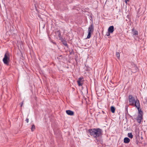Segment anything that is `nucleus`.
<instances>
[{
  "label": "nucleus",
  "mask_w": 147,
  "mask_h": 147,
  "mask_svg": "<svg viewBox=\"0 0 147 147\" xmlns=\"http://www.w3.org/2000/svg\"><path fill=\"white\" fill-rule=\"evenodd\" d=\"M56 36H58V37H60L61 36V32L59 30L55 32Z\"/></svg>",
  "instance_id": "nucleus-13"
},
{
  "label": "nucleus",
  "mask_w": 147,
  "mask_h": 147,
  "mask_svg": "<svg viewBox=\"0 0 147 147\" xmlns=\"http://www.w3.org/2000/svg\"><path fill=\"white\" fill-rule=\"evenodd\" d=\"M91 136H93L95 139V141L98 142H102V135L103 131L102 129L99 128L90 129L88 131Z\"/></svg>",
  "instance_id": "nucleus-1"
},
{
  "label": "nucleus",
  "mask_w": 147,
  "mask_h": 147,
  "mask_svg": "<svg viewBox=\"0 0 147 147\" xmlns=\"http://www.w3.org/2000/svg\"><path fill=\"white\" fill-rule=\"evenodd\" d=\"M49 40H50V41L51 42H52L53 44H55V45H57L56 43L55 42H54L53 41V40L51 39V37H49Z\"/></svg>",
  "instance_id": "nucleus-18"
},
{
  "label": "nucleus",
  "mask_w": 147,
  "mask_h": 147,
  "mask_svg": "<svg viewBox=\"0 0 147 147\" xmlns=\"http://www.w3.org/2000/svg\"><path fill=\"white\" fill-rule=\"evenodd\" d=\"M83 77H82L79 78L78 80H80V81L83 82L84 81V80H83Z\"/></svg>",
  "instance_id": "nucleus-19"
},
{
  "label": "nucleus",
  "mask_w": 147,
  "mask_h": 147,
  "mask_svg": "<svg viewBox=\"0 0 147 147\" xmlns=\"http://www.w3.org/2000/svg\"><path fill=\"white\" fill-rule=\"evenodd\" d=\"M66 112L68 115H69L73 116L74 115V112L70 110H66Z\"/></svg>",
  "instance_id": "nucleus-8"
},
{
  "label": "nucleus",
  "mask_w": 147,
  "mask_h": 147,
  "mask_svg": "<svg viewBox=\"0 0 147 147\" xmlns=\"http://www.w3.org/2000/svg\"><path fill=\"white\" fill-rule=\"evenodd\" d=\"M116 109L113 106H111L110 107V110L111 112L114 113H115Z\"/></svg>",
  "instance_id": "nucleus-12"
},
{
  "label": "nucleus",
  "mask_w": 147,
  "mask_h": 147,
  "mask_svg": "<svg viewBox=\"0 0 147 147\" xmlns=\"http://www.w3.org/2000/svg\"><path fill=\"white\" fill-rule=\"evenodd\" d=\"M137 39H138V40H139V39H140L139 38V37H136V38H135V39H136V40H137ZM141 39L140 38V39H141Z\"/></svg>",
  "instance_id": "nucleus-31"
},
{
  "label": "nucleus",
  "mask_w": 147,
  "mask_h": 147,
  "mask_svg": "<svg viewBox=\"0 0 147 147\" xmlns=\"http://www.w3.org/2000/svg\"><path fill=\"white\" fill-rule=\"evenodd\" d=\"M4 84H6V82H4Z\"/></svg>",
  "instance_id": "nucleus-40"
},
{
  "label": "nucleus",
  "mask_w": 147,
  "mask_h": 147,
  "mask_svg": "<svg viewBox=\"0 0 147 147\" xmlns=\"http://www.w3.org/2000/svg\"><path fill=\"white\" fill-rule=\"evenodd\" d=\"M116 57H117L118 58V59L119 58L120 54L119 52H116Z\"/></svg>",
  "instance_id": "nucleus-20"
},
{
  "label": "nucleus",
  "mask_w": 147,
  "mask_h": 147,
  "mask_svg": "<svg viewBox=\"0 0 147 147\" xmlns=\"http://www.w3.org/2000/svg\"><path fill=\"white\" fill-rule=\"evenodd\" d=\"M69 54L70 55H71V54H74V50L72 49L71 51H69Z\"/></svg>",
  "instance_id": "nucleus-21"
},
{
  "label": "nucleus",
  "mask_w": 147,
  "mask_h": 147,
  "mask_svg": "<svg viewBox=\"0 0 147 147\" xmlns=\"http://www.w3.org/2000/svg\"><path fill=\"white\" fill-rule=\"evenodd\" d=\"M3 58L9 59V54L8 52H7L5 54L4 57Z\"/></svg>",
  "instance_id": "nucleus-11"
},
{
  "label": "nucleus",
  "mask_w": 147,
  "mask_h": 147,
  "mask_svg": "<svg viewBox=\"0 0 147 147\" xmlns=\"http://www.w3.org/2000/svg\"><path fill=\"white\" fill-rule=\"evenodd\" d=\"M131 70L132 72L135 73L138 70V68L136 65L133 62L131 63Z\"/></svg>",
  "instance_id": "nucleus-4"
},
{
  "label": "nucleus",
  "mask_w": 147,
  "mask_h": 147,
  "mask_svg": "<svg viewBox=\"0 0 147 147\" xmlns=\"http://www.w3.org/2000/svg\"><path fill=\"white\" fill-rule=\"evenodd\" d=\"M59 38H60L59 39V40H61V42H62L63 44L65 46L67 47H68V45L67 43L66 39H65V38H63V37Z\"/></svg>",
  "instance_id": "nucleus-6"
},
{
  "label": "nucleus",
  "mask_w": 147,
  "mask_h": 147,
  "mask_svg": "<svg viewBox=\"0 0 147 147\" xmlns=\"http://www.w3.org/2000/svg\"><path fill=\"white\" fill-rule=\"evenodd\" d=\"M133 34L134 35H136L138 34V31L134 30V29H132Z\"/></svg>",
  "instance_id": "nucleus-14"
},
{
  "label": "nucleus",
  "mask_w": 147,
  "mask_h": 147,
  "mask_svg": "<svg viewBox=\"0 0 147 147\" xmlns=\"http://www.w3.org/2000/svg\"><path fill=\"white\" fill-rule=\"evenodd\" d=\"M94 30L93 24H91L88 27V34L87 37H91V34L92 33Z\"/></svg>",
  "instance_id": "nucleus-5"
},
{
  "label": "nucleus",
  "mask_w": 147,
  "mask_h": 147,
  "mask_svg": "<svg viewBox=\"0 0 147 147\" xmlns=\"http://www.w3.org/2000/svg\"><path fill=\"white\" fill-rule=\"evenodd\" d=\"M3 61L5 65H9V59L3 58Z\"/></svg>",
  "instance_id": "nucleus-7"
},
{
  "label": "nucleus",
  "mask_w": 147,
  "mask_h": 147,
  "mask_svg": "<svg viewBox=\"0 0 147 147\" xmlns=\"http://www.w3.org/2000/svg\"><path fill=\"white\" fill-rule=\"evenodd\" d=\"M127 136L129 138L131 139L133 138V136L132 134V133H128L127 134Z\"/></svg>",
  "instance_id": "nucleus-16"
},
{
  "label": "nucleus",
  "mask_w": 147,
  "mask_h": 147,
  "mask_svg": "<svg viewBox=\"0 0 147 147\" xmlns=\"http://www.w3.org/2000/svg\"><path fill=\"white\" fill-rule=\"evenodd\" d=\"M125 118H126V119H127V118L126 115H125Z\"/></svg>",
  "instance_id": "nucleus-39"
},
{
  "label": "nucleus",
  "mask_w": 147,
  "mask_h": 147,
  "mask_svg": "<svg viewBox=\"0 0 147 147\" xmlns=\"http://www.w3.org/2000/svg\"><path fill=\"white\" fill-rule=\"evenodd\" d=\"M26 122H27V123H28V121H29V119L27 118L25 120Z\"/></svg>",
  "instance_id": "nucleus-30"
},
{
  "label": "nucleus",
  "mask_w": 147,
  "mask_h": 147,
  "mask_svg": "<svg viewBox=\"0 0 147 147\" xmlns=\"http://www.w3.org/2000/svg\"><path fill=\"white\" fill-rule=\"evenodd\" d=\"M77 82L79 86H81L82 85L83 83L81 82L82 81H80V80H77Z\"/></svg>",
  "instance_id": "nucleus-15"
},
{
  "label": "nucleus",
  "mask_w": 147,
  "mask_h": 147,
  "mask_svg": "<svg viewBox=\"0 0 147 147\" xmlns=\"http://www.w3.org/2000/svg\"><path fill=\"white\" fill-rule=\"evenodd\" d=\"M3 84H2V87H3V86H4V85H3Z\"/></svg>",
  "instance_id": "nucleus-37"
},
{
  "label": "nucleus",
  "mask_w": 147,
  "mask_h": 147,
  "mask_svg": "<svg viewBox=\"0 0 147 147\" xmlns=\"http://www.w3.org/2000/svg\"><path fill=\"white\" fill-rule=\"evenodd\" d=\"M78 39H79V40H80V39L79 38V37H78Z\"/></svg>",
  "instance_id": "nucleus-41"
},
{
  "label": "nucleus",
  "mask_w": 147,
  "mask_h": 147,
  "mask_svg": "<svg viewBox=\"0 0 147 147\" xmlns=\"http://www.w3.org/2000/svg\"><path fill=\"white\" fill-rule=\"evenodd\" d=\"M130 141V139L127 137H125L124 139V143L125 144L129 143Z\"/></svg>",
  "instance_id": "nucleus-10"
},
{
  "label": "nucleus",
  "mask_w": 147,
  "mask_h": 147,
  "mask_svg": "<svg viewBox=\"0 0 147 147\" xmlns=\"http://www.w3.org/2000/svg\"><path fill=\"white\" fill-rule=\"evenodd\" d=\"M78 56V55L77 54L75 55V59L76 62H77V61Z\"/></svg>",
  "instance_id": "nucleus-22"
},
{
  "label": "nucleus",
  "mask_w": 147,
  "mask_h": 147,
  "mask_svg": "<svg viewBox=\"0 0 147 147\" xmlns=\"http://www.w3.org/2000/svg\"><path fill=\"white\" fill-rule=\"evenodd\" d=\"M129 115V117L131 119H132L133 120H134L133 118V117L131 116L130 115H129Z\"/></svg>",
  "instance_id": "nucleus-27"
},
{
  "label": "nucleus",
  "mask_w": 147,
  "mask_h": 147,
  "mask_svg": "<svg viewBox=\"0 0 147 147\" xmlns=\"http://www.w3.org/2000/svg\"><path fill=\"white\" fill-rule=\"evenodd\" d=\"M21 55H22V57H23V55L22 53H21Z\"/></svg>",
  "instance_id": "nucleus-38"
},
{
  "label": "nucleus",
  "mask_w": 147,
  "mask_h": 147,
  "mask_svg": "<svg viewBox=\"0 0 147 147\" xmlns=\"http://www.w3.org/2000/svg\"><path fill=\"white\" fill-rule=\"evenodd\" d=\"M35 129V126L34 124H33L31 128V129L32 131H33Z\"/></svg>",
  "instance_id": "nucleus-17"
},
{
  "label": "nucleus",
  "mask_w": 147,
  "mask_h": 147,
  "mask_svg": "<svg viewBox=\"0 0 147 147\" xmlns=\"http://www.w3.org/2000/svg\"><path fill=\"white\" fill-rule=\"evenodd\" d=\"M57 59H58L59 60L61 59H62V55H60L59 57H57Z\"/></svg>",
  "instance_id": "nucleus-23"
},
{
  "label": "nucleus",
  "mask_w": 147,
  "mask_h": 147,
  "mask_svg": "<svg viewBox=\"0 0 147 147\" xmlns=\"http://www.w3.org/2000/svg\"><path fill=\"white\" fill-rule=\"evenodd\" d=\"M102 112L103 114H104L105 113V112L104 111H102Z\"/></svg>",
  "instance_id": "nucleus-36"
},
{
  "label": "nucleus",
  "mask_w": 147,
  "mask_h": 147,
  "mask_svg": "<svg viewBox=\"0 0 147 147\" xmlns=\"http://www.w3.org/2000/svg\"><path fill=\"white\" fill-rule=\"evenodd\" d=\"M140 142H139V141L138 140V139H137V140H136V144H137V145H138V143H139Z\"/></svg>",
  "instance_id": "nucleus-26"
},
{
  "label": "nucleus",
  "mask_w": 147,
  "mask_h": 147,
  "mask_svg": "<svg viewBox=\"0 0 147 147\" xmlns=\"http://www.w3.org/2000/svg\"><path fill=\"white\" fill-rule=\"evenodd\" d=\"M141 139L142 140H143V138L142 136H141Z\"/></svg>",
  "instance_id": "nucleus-34"
},
{
  "label": "nucleus",
  "mask_w": 147,
  "mask_h": 147,
  "mask_svg": "<svg viewBox=\"0 0 147 147\" xmlns=\"http://www.w3.org/2000/svg\"><path fill=\"white\" fill-rule=\"evenodd\" d=\"M136 140L137 139L138 140V139H139V135H137L136 136Z\"/></svg>",
  "instance_id": "nucleus-24"
},
{
  "label": "nucleus",
  "mask_w": 147,
  "mask_h": 147,
  "mask_svg": "<svg viewBox=\"0 0 147 147\" xmlns=\"http://www.w3.org/2000/svg\"><path fill=\"white\" fill-rule=\"evenodd\" d=\"M138 110V116L136 118L137 121L138 123H140L142 120L143 119V113L140 108L137 109Z\"/></svg>",
  "instance_id": "nucleus-3"
},
{
  "label": "nucleus",
  "mask_w": 147,
  "mask_h": 147,
  "mask_svg": "<svg viewBox=\"0 0 147 147\" xmlns=\"http://www.w3.org/2000/svg\"><path fill=\"white\" fill-rule=\"evenodd\" d=\"M114 31V27L113 26H111L109 27L108 29V32L111 33H113Z\"/></svg>",
  "instance_id": "nucleus-9"
},
{
  "label": "nucleus",
  "mask_w": 147,
  "mask_h": 147,
  "mask_svg": "<svg viewBox=\"0 0 147 147\" xmlns=\"http://www.w3.org/2000/svg\"><path fill=\"white\" fill-rule=\"evenodd\" d=\"M110 33H111L110 32H107V34H106V35L107 36H109L110 35Z\"/></svg>",
  "instance_id": "nucleus-29"
},
{
  "label": "nucleus",
  "mask_w": 147,
  "mask_h": 147,
  "mask_svg": "<svg viewBox=\"0 0 147 147\" xmlns=\"http://www.w3.org/2000/svg\"><path fill=\"white\" fill-rule=\"evenodd\" d=\"M90 37H86V38H84V39H88V38H89Z\"/></svg>",
  "instance_id": "nucleus-33"
},
{
  "label": "nucleus",
  "mask_w": 147,
  "mask_h": 147,
  "mask_svg": "<svg viewBox=\"0 0 147 147\" xmlns=\"http://www.w3.org/2000/svg\"><path fill=\"white\" fill-rule=\"evenodd\" d=\"M129 0H125V3H127V1H129Z\"/></svg>",
  "instance_id": "nucleus-32"
},
{
  "label": "nucleus",
  "mask_w": 147,
  "mask_h": 147,
  "mask_svg": "<svg viewBox=\"0 0 147 147\" xmlns=\"http://www.w3.org/2000/svg\"><path fill=\"white\" fill-rule=\"evenodd\" d=\"M5 80L4 79H3V80H2L1 81H2V82H3V81H5Z\"/></svg>",
  "instance_id": "nucleus-35"
},
{
  "label": "nucleus",
  "mask_w": 147,
  "mask_h": 147,
  "mask_svg": "<svg viewBox=\"0 0 147 147\" xmlns=\"http://www.w3.org/2000/svg\"><path fill=\"white\" fill-rule=\"evenodd\" d=\"M127 108H128V106H126L125 107V109H126L127 112V113H128Z\"/></svg>",
  "instance_id": "nucleus-28"
},
{
  "label": "nucleus",
  "mask_w": 147,
  "mask_h": 147,
  "mask_svg": "<svg viewBox=\"0 0 147 147\" xmlns=\"http://www.w3.org/2000/svg\"><path fill=\"white\" fill-rule=\"evenodd\" d=\"M128 100L130 105L135 107L137 109L140 108V101L138 99L135 100L132 95H129L128 96Z\"/></svg>",
  "instance_id": "nucleus-2"
},
{
  "label": "nucleus",
  "mask_w": 147,
  "mask_h": 147,
  "mask_svg": "<svg viewBox=\"0 0 147 147\" xmlns=\"http://www.w3.org/2000/svg\"><path fill=\"white\" fill-rule=\"evenodd\" d=\"M24 101H22V102H21L20 104V107H22L23 105Z\"/></svg>",
  "instance_id": "nucleus-25"
}]
</instances>
